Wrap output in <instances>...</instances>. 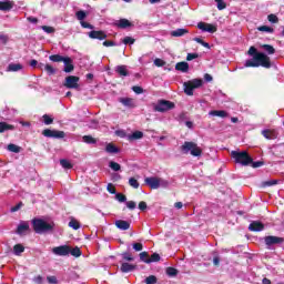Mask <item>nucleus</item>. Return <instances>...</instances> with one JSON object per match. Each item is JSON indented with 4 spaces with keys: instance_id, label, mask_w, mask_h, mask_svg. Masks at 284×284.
Returning a JSON list of instances; mask_svg holds the SVG:
<instances>
[{
    "instance_id": "obj_1",
    "label": "nucleus",
    "mask_w": 284,
    "mask_h": 284,
    "mask_svg": "<svg viewBox=\"0 0 284 284\" xmlns=\"http://www.w3.org/2000/svg\"><path fill=\"white\" fill-rule=\"evenodd\" d=\"M247 54L253 58L245 61V68H272L270 57L263 52H258L255 47H250Z\"/></svg>"
},
{
    "instance_id": "obj_2",
    "label": "nucleus",
    "mask_w": 284,
    "mask_h": 284,
    "mask_svg": "<svg viewBox=\"0 0 284 284\" xmlns=\"http://www.w3.org/2000/svg\"><path fill=\"white\" fill-rule=\"evenodd\" d=\"M31 223L36 234H48V232H54V223H48L43 219L34 217Z\"/></svg>"
},
{
    "instance_id": "obj_3",
    "label": "nucleus",
    "mask_w": 284,
    "mask_h": 284,
    "mask_svg": "<svg viewBox=\"0 0 284 284\" xmlns=\"http://www.w3.org/2000/svg\"><path fill=\"white\" fill-rule=\"evenodd\" d=\"M231 159L234 160V163H239L244 168H247V165L252 163V156H250V153H247V151H242V152L232 151Z\"/></svg>"
},
{
    "instance_id": "obj_4",
    "label": "nucleus",
    "mask_w": 284,
    "mask_h": 284,
    "mask_svg": "<svg viewBox=\"0 0 284 284\" xmlns=\"http://www.w3.org/2000/svg\"><path fill=\"white\" fill-rule=\"evenodd\" d=\"M181 152L183 154H190L192 156H201L203 154V150L199 148V144L194 142H184L183 145L181 146Z\"/></svg>"
},
{
    "instance_id": "obj_5",
    "label": "nucleus",
    "mask_w": 284,
    "mask_h": 284,
    "mask_svg": "<svg viewBox=\"0 0 284 284\" xmlns=\"http://www.w3.org/2000/svg\"><path fill=\"white\" fill-rule=\"evenodd\" d=\"M203 85V79H193L183 83L184 92L187 97H194V90Z\"/></svg>"
},
{
    "instance_id": "obj_6",
    "label": "nucleus",
    "mask_w": 284,
    "mask_h": 284,
    "mask_svg": "<svg viewBox=\"0 0 284 284\" xmlns=\"http://www.w3.org/2000/svg\"><path fill=\"white\" fill-rule=\"evenodd\" d=\"M176 104L169 100H159L158 105L154 106L155 112H169V110H174Z\"/></svg>"
},
{
    "instance_id": "obj_7",
    "label": "nucleus",
    "mask_w": 284,
    "mask_h": 284,
    "mask_svg": "<svg viewBox=\"0 0 284 284\" xmlns=\"http://www.w3.org/2000/svg\"><path fill=\"white\" fill-rule=\"evenodd\" d=\"M42 135L47 139H65V132L58 130L44 129Z\"/></svg>"
},
{
    "instance_id": "obj_8",
    "label": "nucleus",
    "mask_w": 284,
    "mask_h": 284,
    "mask_svg": "<svg viewBox=\"0 0 284 284\" xmlns=\"http://www.w3.org/2000/svg\"><path fill=\"white\" fill-rule=\"evenodd\" d=\"M80 78L77 75H69L65 78L64 88L69 90H79Z\"/></svg>"
},
{
    "instance_id": "obj_9",
    "label": "nucleus",
    "mask_w": 284,
    "mask_h": 284,
    "mask_svg": "<svg viewBox=\"0 0 284 284\" xmlns=\"http://www.w3.org/2000/svg\"><path fill=\"white\" fill-rule=\"evenodd\" d=\"M264 243L267 247H272V245H281L284 243V239L280 236L268 235L264 237Z\"/></svg>"
},
{
    "instance_id": "obj_10",
    "label": "nucleus",
    "mask_w": 284,
    "mask_h": 284,
    "mask_svg": "<svg viewBox=\"0 0 284 284\" xmlns=\"http://www.w3.org/2000/svg\"><path fill=\"white\" fill-rule=\"evenodd\" d=\"M144 182L149 185V187H151V190H159L161 187V178H145Z\"/></svg>"
},
{
    "instance_id": "obj_11",
    "label": "nucleus",
    "mask_w": 284,
    "mask_h": 284,
    "mask_svg": "<svg viewBox=\"0 0 284 284\" xmlns=\"http://www.w3.org/2000/svg\"><path fill=\"white\" fill-rule=\"evenodd\" d=\"M89 39H97L98 41H105L108 39V33L103 30H92L88 33Z\"/></svg>"
},
{
    "instance_id": "obj_12",
    "label": "nucleus",
    "mask_w": 284,
    "mask_h": 284,
    "mask_svg": "<svg viewBox=\"0 0 284 284\" xmlns=\"http://www.w3.org/2000/svg\"><path fill=\"white\" fill-rule=\"evenodd\" d=\"M55 256H69L70 255V245H61L52 248Z\"/></svg>"
},
{
    "instance_id": "obj_13",
    "label": "nucleus",
    "mask_w": 284,
    "mask_h": 284,
    "mask_svg": "<svg viewBox=\"0 0 284 284\" xmlns=\"http://www.w3.org/2000/svg\"><path fill=\"white\" fill-rule=\"evenodd\" d=\"M197 28L202 30V32H210V34H214L217 30L216 26L206 22H199Z\"/></svg>"
},
{
    "instance_id": "obj_14",
    "label": "nucleus",
    "mask_w": 284,
    "mask_h": 284,
    "mask_svg": "<svg viewBox=\"0 0 284 284\" xmlns=\"http://www.w3.org/2000/svg\"><path fill=\"white\" fill-rule=\"evenodd\" d=\"M261 134L267 141H274L275 139H278V132H276L274 129L262 130Z\"/></svg>"
},
{
    "instance_id": "obj_15",
    "label": "nucleus",
    "mask_w": 284,
    "mask_h": 284,
    "mask_svg": "<svg viewBox=\"0 0 284 284\" xmlns=\"http://www.w3.org/2000/svg\"><path fill=\"white\" fill-rule=\"evenodd\" d=\"M263 230H265V224H263L261 221H253L248 225L250 232H263Z\"/></svg>"
},
{
    "instance_id": "obj_16",
    "label": "nucleus",
    "mask_w": 284,
    "mask_h": 284,
    "mask_svg": "<svg viewBox=\"0 0 284 284\" xmlns=\"http://www.w3.org/2000/svg\"><path fill=\"white\" fill-rule=\"evenodd\" d=\"M62 62H64V72L70 73L74 71V62L72 58L65 57Z\"/></svg>"
},
{
    "instance_id": "obj_17",
    "label": "nucleus",
    "mask_w": 284,
    "mask_h": 284,
    "mask_svg": "<svg viewBox=\"0 0 284 284\" xmlns=\"http://www.w3.org/2000/svg\"><path fill=\"white\" fill-rule=\"evenodd\" d=\"M12 8H14V2L12 1H0V10L2 12H10V10H12Z\"/></svg>"
},
{
    "instance_id": "obj_18",
    "label": "nucleus",
    "mask_w": 284,
    "mask_h": 284,
    "mask_svg": "<svg viewBox=\"0 0 284 284\" xmlns=\"http://www.w3.org/2000/svg\"><path fill=\"white\" fill-rule=\"evenodd\" d=\"M119 102L122 103V105H124L125 108H136L134 99L132 98H120Z\"/></svg>"
},
{
    "instance_id": "obj_19",
    "label": "nucleus",
    "mask_w": 284,
    "mask_h": 284,
    "mask_svg": "<svg viewBox=\"0 0 284 284\" xmlns=\"http://www.w3.org/2000/svg\"><path fill=\"white\" fill-rule=\"evenodd\" d=\"M121 272H123L124 274H128V272H134V270H136V265L134 264H130L128 262H124L121 264L120 267Z\"/></svg>"
},
{
    "instance_id": "obj_20",
    "label": "nucleus",
    "mask_w": 284,
    "mask_h": 284,
    "mask_svg": "<svg viewBox=\"0 0 284 284\" xmlns=\"http://www.w3.org/2000/svg\"><path fill=\"white\" fill-rule=\"evenodd\" d=\"M115 227H118V230H129L130 229V222L125 221V220H116L115 221Z\"/></svg>"
},
{
    "instance_id": "obj_21",
    "label": "nucleus",
    "mask_w": 284,
    "mask_h": 284,
    "mask_svg": "<svg viewBox=\"0 0 284 284\" xmlns=\"http://www.w3.org/2000/svg\"><path fill=\"white\" fill-rule=\"evenodd\" d=\"M39 68L40 69L44 68V71L47 72V74H49V77H52V74H57V69H54V67H52V64L40 63Z\"/></svg>"
},
{
    "instance_id": "obj_22",
    "label": "nucleus",
    "mask_w": 284,
    "mask_h": 284,
    "mask_svg": "<svg viewBox=\"0 0 284 284\" xmlns=\"http://www.w3.org/2000/svg\"><path fill=\"white\" fill-rule=\"evenodd\" d=\"M23 70V64L21 63H10L7 68V72H19Z\"/></svg>"
},
{
    "instance_id": "obj_23",
    "label": "nucleus",
    "mask_w": 284,
    "mask_h": 284,
    "mask_svg": "<svg viewBox=\"0 0 284 284\" xmlns=\"http://www.w3.org/2000/svg\"><path fill=\"white\" fill-rule=\"evenodd\" d=\"M175 70H178L179 72H189L190 64L187 62H178L175 64Z\"/></svg>"
},
{
    "instance_id": "obj_24",
    "label": "nucleus",
    "mask_w": 284,
    "mask_h": 284,
    "mask_svg": "<svg viewBox=\"0 0 284 284\" xmlns=\"http://www.w3.org/2000/svg\"><path fill=\"white\" fill-rule=\"evenodd\" d=\"M210 116H220V119L227 118V113L224 110H212L209 112Z\"/></svg>"
},
{
    "instance_id": "obj_25",
    "label": "nucleus",
    "mask_w": 284,
    "mask_h": 284,
    "mask_svg": "<svg viewBox=\"0 0 284 284\" xmlns=\"http://www.w3.org/2000/svg\"><path fill=\"white\" fill-rule=\"evenodd\" d=\"M116 26L119 28H121L122 30H125V28H132V22H130V20L123 18L118 21Z\"/></svg>"
},
{
    "instance_id": "obj_26",
    "label": "nucleus",
    "mask_w": 284,
    "mask_h": 284,
    "mask_svg": "<svg viewBox=\"0 0 284 284\" xmlns=\"http://www.w3.org/2000/svg\"><path fill=\"white\" fill-rule=\"evenodd\" d=\"M185 34H190V30L176 29V30L171 31V37H185Z\"/></svg>"
},
{
    "instance_id": "obj_27",
    "label": "nucleus",
    "mask_w": 284,
    "mask_h": 284,
    "mask_svg": "<svg viewBox=\"0 0 284 284\" xmlns=\"http://www.w3.org/2000/svg\"><path fill=\"white\" fill-rule=\"evenodd\" d=\"M12 130H14V125L8 124V122H0V134Z\"/></svg>"
},
{
    "instance_id": "obj_28",
    "label": "nucleus",
    "mask_w": 284,
    "mask_h": 284,
    "mask_svg": "<svg viewBox=\"0 0 284 284\" xmlns=\"http://www.w3.org/2000/svg\"><path fill=\"white\" fill-rule=\"evenodd\" d=\"M115 72H118L120 77H130V72H128V67L125 65H118Z\"/></svg>"
},
{
    "instance_id": "obj_29",
    "label": "nucleus",
    "mask_w": 284,
    "mask_h": 284,
    "mask_svg": "<svg viewBox=\"0 0 284 284\" xmlns=\"http://www.w3.org/2000/svg\"><path fill=\"white\" fill-rule=\"evenodd\" d=\"M105 152H108V154H119L120 150L113 143H109L105 146Z\"/></svg>"
},
{
    "instance_id": "obj_30",
    "label": "nucleus",
    "mask_w": 284,
    "mask_h": 284,
    "mask_svg": "<svg viewBox=\"0 0 284 284\" xmlns=\"http://www.w3.org/2000/svg\"><path fill=\"white\" fill-rule=\"evenodd\" d=\"M142 138H143V132L142 131H135L132 134L128 135L129 141H139Z\"/></svg>"
},
{
    "instance_id": "obj_31",
    "label": "nucleus",
    "mask_w": 284,
    "mask_h": 284,
    "mask_svg": "<svg viewBox=\"0 0 284 284\" xmlns=\"http://www.w3.org/2000/svg\"><path fill=\"white\" fill-rule=\"evenodd\" d=\"M26 252V246H23L22 244H16L13 246V254H16V256H21V254H23Z\"/></svg>"
},
{
    "instance_id": "obj_32",
    "label": "nucleus",
    "mask_w": 284,
    "mask_h": 284,
    "mask_svg": "<svg viewBox=\"0 0 284 284\" xmlns=\"http://www.w3.org/2000/svg\"><path fill=\"white\" fill-rule=\"evenodd\" d=\"M30 230V224L28 222H23L17 227V234H23V232H28Z\"/></svg>"
},
{
    "instance_id": "obj_33",
    "label": "nucleus",
    "mask_w": 284,
    "mask_h": 284,
    "mask_svg": "<svg viewBox=\"0 0 284 284\" xmlns=\"http://www.w3.org/2000/svg\"><path fill=\"white\" fill-rule=\"evenodd\" d=\"M60 165L64 169V170H72V168H74V165L72 164L71 161L62 159L60 160Z\"/></svg>"
},
{
    "instance_id": "obj_34",
    "label": "nucleus",
    "mask_w": 284,
    "mask_h": 284,
    "mask_svg": "<svg viewBox=\"0 0 284 284\" xmlns=\"http://www.w3.org/2000/svg\"><path fill=\"white\" fill-rule=\"evenodd\" d=\"M83 143H87L88 145H94L97 143V139H94L92 135H84L82 136Z\"/></svg>"
},
{
    "instance_id": "obj_35",
    "label": "nucleus",
    "mask_w": 284,
    "mask_h": 284,
    "mask_svg": "<svg viewBox=\"0 0 284 284\" xmlns=\"http://www.w3.org/2000/svg\"><path fill=\"white\" fill-rule=\"evenodd\" d=\"M49 59L53 63H61L62 61H64L65 57H63L61 54H52V55L49 57Z\"/></svg>"
},
{
    "instance_id": "obj_36",
    "label": "nucleus",
    "mask_w": 284,
    "mask_h": 284,
    "mask_svg": "<svg viewBox=\"0 0 284 284\" xmlns=\"http://www.w3.org/2000/svg\"><path fill=\"white\" fill-rule=\"evenodd\" d=\"M7 150H9V152H13L14 154H19V152H21V146L10 143L7 146Z\"/></svg>"
},
{
    "instance_id": "obj_37",
    "label": "nucleus",
    "mask_w": 284,
    "mask_h": 284,
    "mask_svg": "<svg viewBox=\"0 0 284 284\" xmlns=\"http://www.w3.org/2000/svg\"><path fill=\"white\" fill-rule=\"evenodd\" d=\"M159 261H161V255H159V253H153L151 257H149V261H146V264L159 263Z\"/></svg>"
},
{
    "instance_id": "obj_38",
    "label": "nucleus",
    "mask_w": 284,
    "mask_h": 284,
    "mask_svg": "<svg viewBox=\"0 0 284 284\" xmlns=\"http://www.w3.org/2000/svg\"><path fill=\"white\" fill-rule=\"evenodd\" d=\"M166 274L170 277L179 276V270H176V268H174L172 266H169V267H166Z\"/></svg>"
},
{
    "instance_id": "obj_39",
    "label": "nucleus",
    "mask_w": 284,
    "mask_h": 284,
    "mask_svg": "<svg viewBox=\"0 0 284 284\" xmlns=\"http://www.w3.org/2000/svg\"><path fill=\"white\" fill-rule=\"evenodd\" d=\"M258 32H268L270 34H274V28L268 26H261L257 28Z\"/></svg>"
},
{
    "instance_id": "obj_40",
    "label": "nucleus",
    "mask_w": 284,
    "mask_h": 284,
    "mask_svg": "<svg viewBox=\"0 0 284 284\" xmlns=\"http://www.w3.org/2000/svg\"><path fill=\"white\" fill-rule=\"evenodd\" d=\"M69 254H71V256H74L75 258H79V256H81V248H79L78 246H75L74 248H71L70 246Z\"/></svg>"
},
{
    "instance_id": "obj_41",
    "label": "nucleus",
    "mask_w": 284,
    "mask_h": 284,
    "mask_svg": "<svg viewBox=\"0 0 284 284\" xmlns=\"http://www.w3.org/2000/svg\"><path fill=\"white\" fill-rule=\"evenodd\" d=\"M122 43H124V45H134V43H136V39L132 37H124Z\"/></svg>"
},
{
    "instance_id": "obj_42",
    "label": "nucleus",
    "mask_w": 284,
    "mask_h": 284,
    "mask_svg": "<svg viewBox=\"0 0 284 284\" xmlns=\"http://www.w3.org/2000/svg\"><path fill=\"white\" fill-rule=\"evenodd\" d=\"M263 50L267 52V54H275L276 49H274L271 44H262Z\"/></svg>"
},
{
    "instance_id": "obj_43",
    "label": "nucleus",
    "mask_w": 284,
    "mask_h": 284,
    "mask_svg": "<svg viewBox=\"0 0 284 284\" xmlns=\"http://www.w3.org/2000/svg\"><path fill=\"white\" fill-rule=\"evenodd\" d=\"M42 119H43L44 125H52V123H54V118H52V116H50L48 114H44L42 116Z\"/></svg>"
},
{
    "instance_id": "obj_44",
    "label": "nucleus",
    "mask_w": 284,
    "mask_h": 284,
    "mask_svg": "<svg viewBox=\"0 0 284 284\" xmlns=\"http://www.w3.org/2000/svg\"><path fill=\"white\" fill-rule=\"evenodd\" d=\"M75 17H77L78 21H84L85 17H88V13L83 10H80L75 13Z\"/></svg>"
},
{
    "instance_id": "obj_45",
    "label": "nucleus",
    "mask_w": 284,
    "mask_h": 284,
    "mask_svg": "<svg viewBox=\"0 0 284 284\" xmlns=\"http://www.w3.org/2000/svg\"><path fill=\"white\" fill-rule=\"evenodd\" d=\"M129 185L131 187H134V190H139V186H140L139 181L135 178L129 179Z\"/></svg>"
},
{
    "instance_id": "obj_46",
    "label": "nucleus",
    "mask_w": 284,
    "mask_h": 284,
    "mask_svg": "<svg viewBox=\"0 0 284 284\" xmlns=\"http://www.w3.org/2000/svg\"><path fill=\"white\" fill-rule=\"evenodd\" d=\"M109 168H111V170H113V172H119L121 170V164H119L114 161H111L109 163Z\"/></svg>"
},
{
    "instance_id": "obj_47",
    "label": "nucleus",
    "mask_w": 284,
    "mask_h": 284,
    "mask_svg": "<svg viewBox=\"0 0 284 284\" xmlns=\"http://www.w3.org/2000/svg\"><path fill=\"white\" fill-rule=\"evenodd\" d=\"M69 227H72V230H80L81 229V224L77 220H71L69 222Z\"/></svg>"
},
{
    "instance_id": "obj_48",
    "label": "nucleus",
    "mask_w": 284,
    "mask_h": 284,
    "mask_svg": "<svg viewBox=\"0 0 284 284\" xmlns=\"http://www.w3.org/2000/svg\"><path fill=\"white\" fill-rule=\"evenodd\" d=\"M215 3H217V10H225V8H227L225 0H215Z\"/></svg>"
},
{
    "instance_id": "obj_49",
    "label": "nucleus",
    "mask_w": 284,
    "mask_h": 284,
    "mask_svg": "<svg viewBox=\"0 0 284 284\" xmlns=\"http://www.w3.org/2000/svg\"><path fill=\"white\" fill-rule=\"evenodd\" d=\"M149 258H150V254L148 252L144 251L140 253V261H142V263H148Z\"/></svg>"
},
{
    "instance_id": "obj_50",
    "label": "nucleus",
    "mask_w": 284,
    "mask_h": 284,
    "mask_svg": "<svg viewBox=\"0 0 284 284\" xmlns=\"http://www.w3.org/2000/svg\"><path fill=\"white\" fill-rule=\"evenodd\" d=\"M156 276H154V275H150V276H148L145 280H144V283L145 284H156Z\"/></svg>"
},
{
    "instance_id": "obj_51",
    "label": "nucleus",
    "mask_w": 284,
    "mask_h": 284,
    "mask_svg": "<svg viewBox=\"0 0 284 284\" xmlns=\"http://www.w3.org/2000/svg\"><path fill=\"white\" fill-rule=\"evenodd\" d=\"M106 191L109 192V194H116V186H114V184L109 183L106 186Z\"/></svg>"
},
{
    "instance_id": "obj_52",
    "label": "nucleus",
    "mask_w": 284,
    "mask_h": 284,
    "mask_svg": "<svg viewBox=\"0 0 284 284\" xmlns=\"http://www.w3.org/2000/svg\"><path fill=\"white\" fill-rule=\"evenodd\" d=\"M115 197H116V200H118L120 203H125V201H128V197L125 196V194H122V193H116V194H115Z\"/></svg>"
},
{
    "instance_id": "obj_53",
    "label": "nucleus",
    "mask_w": 284,
    "mask_h": 284,
    "mask_svg": "<svg viewBox=\"0 0 284 284\" xmlns=\"http://www.w3.org/2000/svg\"><path fill=\"white\" fill-rule=\"evenodd\" d=\"M267 19H268L270 23H278V17H276V14H274V13L268 14Z\"/></svg>"
},
{
    "instance_id": "obj_54",
    "label": "nucleus",
    "mask_w": 284,
    "mask_h": 284,
    "mask_svg": "<svg viewBox=\"0 0 284 284\" xmlns=\"http://www.w3.org/2000/svg\"><path fill=\"white\" fill-rule=\"evenodd\" d=\"M265 163L263 162V161H256V162H254V159H252V163L250 164L251 165V168H254V169H256V168H262V165H264Z\"/></svg>"
},
{
    "instance_id": "obj_55",
    "label": "nucleus",
    "mask_w": 284,
    "mask_h": 284,
    "mask_svg": "<svg viewBox=\"0 0 284 284\" xmlns=\"http://www.w3.org/2000/svg\"><path fill=\"white\" fill-rule=\"evenodd\" d=\"M122 258L123 261H134V256L128 252L122 253Z\"/></svg>"
},
{
    "instance_id": "obj_56",
    "label": "nucleus",
    "mask_w": 284,
    "mask_h": 284,
    "mask_svg": "<svg viewBox=\"0 0 284 284\" xmlns=\"http://www.w3.org/2000/svg\"><path fill=\"white\" fill-rule=\"evenodd\" d=\"M42 30H43V32H47V34L54 33V28L53 27L42 26Z\"/></svg>"
},
{
    "instance_id": "obj_57",
    "label": "nucleus",
    "mask_w": 284,
    "mask_h": 284,
    "mask_svg": "<svg viewBox=\"0 0 284 284\" xmlns=\"http://www.w3.org/2000/svg\"><path fill=\"white\" fill-rule=\"evenodd\" d=\"M154 65H156V68H163V65H165V61L162 60V59L156 58L154 60Z\"/></svg>"
},
{
    "instance_id": "obj_58",
    "label": "nucleus",
    "mask_w": 284,
    "mask_h": 284,
    "mask_svg": "<svg viewBox=\"0 0 284 284\" xmlns=\"http://www.w3.org/2000/svg\"><path fill=\"white\" fill-rule=\"evenodd\" d=\"M132 246H133V250H134L135 252H141V251H143V244H142V243H133Z\"/></svg>"
},
{
    "instance_id": "obj_59",
    "label": "nucleus",
    "mask_w": 284,
    "mask_h": 284,
    "mask_svg": "<svg viewBox=\"0 0 284 284\" xmlns=\"http://www.w3.org/2000/svg\"><path fill=\"white\" fill-rule=\"evenodd\" d=\"M138 207L141 210V212H145V210H148V203L145 201H141Z\"/></svg>"
},
{
    "instance_id": "obj_60",
    "label": "nucleus",
    "mask_w": 284,
    "mask_h": 284,
    "mask_svg": "<svg viewBox=\"0 0 284 284\" xmlns=\"http://www.w3.org/2000/svg\"><path fill=\"white\" fill-rule=\"evenodd\" d=\"M194 59H199V53H187L186 61H194Z\"/></svg>"
},
{
    "instance_id": "obj_61",
    "label": "nucleus",
    "mask_w": 284,
    "mask_h": 284,
    "mask_svg": "<svg viewBox=\"0 0 284 284\" xmlns=\"http://www.w3.org/2000/svg\"><path fill=\"white\" fill-rule=\"evenodd\" d=\"M80 24L88 30H94V27L87 21H81Z\"/></svg>"
},
{
    "instance_id": "obj_62",
    "label": "nucleus",
    "mask_w": 284,
    "mask_h": 284,
    "mask_svg": "<svg viewBox=\"0 0 284 284\" xmlns=\"http://www.w3.org/2000/svg\"><path fill=\"white\" fill-rule=\"evenodd\" d=\"M126 207L129 210H136V202H134V201L126 202Z\"/></svg>"
},
{
    "instance_id": "obj_63",
    "label": "nucleus",
    "mask_w": 284,
    "mask_h": 284,
    "mask_svg": "<svg viewBox=\"0 0 284 284\" xmlns=\"http://www.w3.org/2000/svg\"><path fill=\"white\" fill-rule=\"evenodd\" d=\"M132 90L135 94H143V89L139 85L132 87Z\"/></svg>"
},
{
    "instance_id": "obj_64",
    "label": "nucleus",
    "mask_w": 284,
    "mask_h": 284,
    "mask_svg": "<svg viewBox=\"0 0 284 284\" xmlns=\"http://www.w3.org/2000/svg\"><path fill=\"white\" fill-rule=\"evenodd\" d=\"M47 281H48V283H50V284H57V283H58L57 276H48V277H47Z\"/></svg>"
}]
</instances>
